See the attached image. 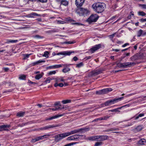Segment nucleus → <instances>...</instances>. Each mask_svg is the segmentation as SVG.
Instances as JSON below:
<instances>
[{
	"mask_svg": "<svg viewBox=\"0 0 146 146\" xmlns=\"http://www.w3.org/2000/svg\"><path fill=\"white\" fill-rule=\"evenodd\" d=\"M76 13L80 16H83L89 13V11L87 9L78 8L76 11Z\"/></svg>",
	"mask_w": 146,
	"mask_h": 146,
	"instance_id": "obj_2",
	"label": "nucleus"
},
{
	"mask_svg": "<svg viewBox=\"0 0 146 146\" xmlns=\"http://www.w3.org/2000/svg\"><path fill=\"white\" fill-rule=\"evenodd\" d=\"M112 89L111 88H108L102 89V94H105L108 93L109 92L111 91Z\"/></svg>",
	"mask_w": 146,
	"mask_h": 146,
	"instance_id": "obj_15",
	"label": "nucleus"
},
{
	"mask_svg": "<svg viewBox=\"0 0 146 146\" xmlns=\"http://www.w3.org/2000/svg\"><path fill=\"white\" fill-rule=\"evenodd\" d=\"M138 14L139 15L142 16H145L146 15V14L143 11H139L138 13Z\"/></svg>",
	"mask_w": 146,
	"mask_h": 146,
	"instance_id": "obj_29",
	"label": "nucleus"
},
{
	"mask_svg": "<svg viewBox=\"0 0 146 146\" xmlns=\"http://www.w3.org/2000/svg\"><path fill=\"white\" fill-rule=\"evenodd\" d=\"M143 127L142 125H139L135 129L138 131H140L141 130Z\"/></svg>",
	"mask_w": 146,
	"mask_h": 146,
	"instance_id": "obj_32",
	"label": "nucleus"
},
{
	"mask_svg": "<svg viewBox=\"0 0 146 146\" xmlns=\"http://www.w3.org/2000/svg\"><path fill=\"white\" fill-rule=\"evenodd\" d=\"M50 136V135L49 134L44 135L43 136H41L42 137V139H44V138H47L48 137Z\"/></svg>",
	"mask_w": 146,
	"mask_h": 146,
	"instance_id": "obj_42",
	"label": "nucleus"
},
{
	"mask_svg": "<svg viewBox=\"0 0 146 146\" xmlns=\"http://www.w3.org/2000/svg\"><path fill=\"white\" fill-rule=\"evenodd\" d=\"M33 37L37 38H44V37L43 36H40L39 35H37L33 36Z\"/></svg>",
	"mask_w": 146,
	"mask_h": 146,
	"instance_id": "obj_39",
	"label": "nucleus"
},
{
	"mask_svg": "<svg viewBox=\"0 0 146 146\" xmlns=\"http://www.w3.org/2000/svg\"><path fill=\"white\" fill-rule=\"evenodd\" d=\"M99 120H101L100 117L94 119V120H93L92 122L94 121H98Z\"/></svg>",
	"mask_w": 146,
	"mask_h": 146,
	"instance_id": "obj_57",
	"label": "nucleus"
},
{
	"mask_svg": "<svg viewBox=\"0 0 146 146\" xmlns=\"http://www.w3.org/2000/svg\"><path fill=\"white\" fill-rule=\"evenodd\" d=\"M99 17L97 14L92 15L88 19L87 21L90 24L96 22L98 19Z\"/></svg>",
	"mask_w": 146,
	"mask_h": 146,
	"instance_id": "obj_3",
	"label": "nucleus"
},
{
	"mask_svg": "<svg viewBox=\"0 0 146 146\" xmlns=\"http://www.w3.org/2000/svg\"><path fill=\"white\" fill-rule=\"evenodd\" d=\"M67 137L66 133L58 134L54 136V141L56 142H58Z\"/></svg>",
	"mask_w": 146,
	"mask_h": 146,
	"instance_id": "obj_4",
	"label": "nucleus"
},
{
	"mask_svg": "<svg viewBox=\"0 0 146 146\" xmlns=\"http://www.w3.org/2000/svg\"><path fill=\"white\" fill-rule=\"evenodd\" d=\"M10 126L9 125H0V131L3 130H7V128H9Z\"/></svg>",
	"mask_w": 146,
	"mask_h": 146,
	"instance_id": "obj_14",
	"label": "nucleus"
},
{
	"mask_svg": "<svg viewBox=\"0 0 146 146\" xmlns=\"http://www.w3.org/2000/svg\"><path fill=\"white\" fill-rule=\"evenodd\" d=\"M55 81L56 82H63L64 81V80L62 78H55Z\"/></svg>",
	"mask_w": 146,
	"mask_h": 146,
	"instance_id": "obj_33",
	"label": "nucleus"
},
{
	"mask_svg": "<svg viewBox=\"0 0 146 146\" xmlns=\"http://www.w3.org/2000/svg\"><path fill=\"white\" fill-rule=\"evenodd\" d=\"M64 86V84L62 83H60L58 84V86L60 87H63Z\"/></svg>",
	"mask_w": 146,
	"mask_h": 146,
	"instance_id": "obj_61",
	"label": "nucleus"
},
{
	"mask_svg": "<svg viewBox=\"0 0 146 146\" xmlns=\"http://www.w3.org/2000/svg\"><path fill=\"white\" fill-rule=\"evenodd\" d=\"M35 139L37 141H39L40 140L42 139V137H41V136L38 137L36 138H35Z\"/></svg>",
	"mask_w": 146,
	"mask_h": 146,
	"instance_id": "obj_53",
	"label": "nucleus"
},
{
	"mask_svg": "<svg viewBox=\"0 0 146 146\" xmlns=\"http://www.w3.org/2000/svg\"><path fill=\"white\" fill-rule=\"evenodd\" d=\"M45 62V60H39L37 61L38 64L42 62Z\"/></svg>",
	"mask_w": 146,
	"mask_h": 146,
	"instance_id": "obj_63",
	"label": "nucleus"
},
{
	"mask_svg": "<svg viewBox=\"0 0 146 146\" xmlns=\"http://www.w3.org/2000/svg\"><path fill=\"white\" fill-rule=\"evenodd\" d=\"M113 131L112 128L106 130L104 131L105 132H109L110 131Z\"/></svg>",
	"mask_w": 146,
	"mask_h": 146,
	"instance_id": "obj_59",
	"label": "nucleus"
},
{
	"mask_svg": "<svg viewBox=\"0 0 146 146\" xmlns=\"http://www.w3.org/2000/svg\"><path fill=\"white\" fill-rule=\"evenodd\" d=\"M129 45V44L128 43H126L124 44L122 46V47H125L127 45Z\"/></svg>",
	"mask_w": 146,
	"mask_h": 146,
	"instance_id": "obj_62",
	"label": "nucleus"
},
{
	"mask_svg": "<svg viewBox=\"0 0 146 146\" xmlns=\"http://www.w3.org/2000/svg\"><path fill=\"white\" fill-rule=\"evenodd\" d=\"M84 66V64L81 62L76 64V67L78 68H80Z\"/></svg>",
	"mask_w": 146,
	"mask_h": 146,
	"instance_id": "obj_31",
	"label": "nucleus"
},
{
	"mask_svg": "<svg viewBox=\"0 0 146 146\" xmlns=\"http://www.w3.org/2000/svg\"><path fill=\"white\" fill-rule=\"evenodd\" d=\"M49 54V52L48 51H46L44 52V54L43 55V56H45L46 57H48V54Z\"/></svg>",
	"mask_w": 146,
	"mask_h": 146,
	"instance_id": "obj_46",
	"label": "nucleus"
},
{
	"mask_svg": "<svg viewBox=\"0 0 146 146\" xmlns=\"http://www.w3.org/2000/svg\"><path fill=\"white\" fill-rule=\"evenodd\" d=\"M139 21L141 22H144L146 21V18H141L139 20Z\"/></svg>",
	"mask_w": 146,
	"mask_h": 146,
	"instance_id": "obj_55",
	"label": "nucleus"
},
{
	"mask_svg": "<svg viewBox=\"0 0 146 146\" xmlns=\"http://www.w3.org/2000/svg\"><path fill=\"white\" fill-rule=\"evenodd\" d=\"M27 123H22L21 124H19V126L21 127H23V126H24L25 125H26L27 124Z\"/></svg>",
	"mask_w": 146,
	"mask_h": 146,
	"instance_id": "obj_56",
	"label": "nucleus"
},
{
	"mask_svg": "<svg viewBox=\"0 0 146 146\" xmlns=\"http://www.w3.org/2000/svg\"><path fill=\"white\" fill-rule=\"evenodd\" d=\"M110 117V116H104L103 117H100L101 118V120H106L108 119Z\"/></svg>",
	"mask_w": 146,
	"mask_h": 146,
	"instance_id": "obj_36",
	"label": "nucleus"
},
{
	"mask_svg": "<svg viewBox=\"0 0 146 146\" xmlns=\"http://www.w3.org/2000/svg\"><path fill=\"white\" fill-rule=\"evenodd\" d=\"M68 2L66 0H62L60 1V5H62L66 6L68 5Z\"/></svg>",
	"mask_w": 146,
	"mask_h": 146,
	"instance_id": "obj_22",
	"label": "nucleus"
},
{
	"mask_svg": "<svg viewBox=\"0 0 146 146\" xmlns=\"http://www.w3.org/2000/svg\"><path fill=\"white\" fill-rule=\"evenodd\" d=\"M144 113L140 114H139V115L137 116L135 118V120L139 118V117L143 116H144Z\"/></svg>",
	"mask_w": 146,
	"mask_h": 146,
	"instance_id": "obj_43",
	"label": "nucleus"
},
{
	"mask_svg": "<svg viewBox=\"0 0 146 146\" xmlns=\"http://www.w3.org/2000/svg\"><path fill=\"white\" fill-rule=\"evenodd\" d=\"M73 59L74 60V61H76L78 60V58L76 56H74L73 58Z\"/></svg>",
	"mask_w": 146,
	"mask_h": 146,
	"instance_id": "obj_64",
	"label": "nucleus"
},
{
	"mask_svg": "<svg viewBox=\"0 0 146 146\" xmlns=\"http://www.w3.org/2000/svg\"><path fill=\"white\" fill-rule=\"evenodd\" d=\"M126 67H130L131 66H134L135 64L136 63H135L133 62H125Z\"/></svg>",
	"mask_w": 146,
	"mask_h": 146,
	"instance_id": "obj_21",
	"label": "nucleus"
},
{
	"mask_svg": "<svg viewBox=\"0 0 146 146\" xmlns=\"http://www.w3.org/2000/svg\"><path fill=\"white\" fill-rule=\"evenodd\" d=\"M89 139L90 140L95 141V136L90 137Z\"/></svg>",
	"mask_w": 146,
	"mask_h": 146,
	"instance_id": "obj_50",
	"label": "nucleus"
},
{
	"mask_svg": "<svg viewBox=\"0 0 146 146\" xmlns=\"http://www.w3.org/2000/svg\"><path fill=\"white\" fill-rule=\"evenodd\" d=\"M123 97H121L117 98H114L113 99L109 100L110 103L111 105L114 104L115 103L118 102V101H120L122 100Z\"/></svg>",
	"mask_w": 146,
	"mask_h": 146,
	"instance_id": "obj_9",
	"label": "nucleus"
},
{
	"mask_svg": "<svg viewBox=\"0 0 146 146\" xmlns=\"http://www.w3.org/2000/svg\"><path fill=\"white\" fill-rule=\"evenodd\" d=\"M130 59L131 61H134L138 60L139 57L136 54H135L134 55L131 57Z\"/></svg>",
	"mask_w": 146,
	"mask_h": 146,
	"instance_id": "obj_19",
	"label": "nucleus"
},
{
	"mask_svg": "<svg viewBox=\"0 0 146 146\" xmlns=\"http://www.w3.org/2000/svg\"><path fill=\"white\" fill-rule=\"evenodd\" d=\"M139 6L142 7L143 9H146V4H140Z\"/></svg>",
	"mask_w": 146,
	"mask_h": 146,
	"instance_id": "obj_51",
	"label": "nucleus"
},
{
	"mask_svg": "<svg viewBox=\"0 0 146 146\" xmlns=\"http://www.w3.org/2000/svg\"><path fill=\"white\" fill-rule=\"evenodd\" d=\"M104 105L105 106H108L111 105V104L110 103V101L109 100L107 101L106 102H105L104 104Z\"/></svg>",
	"mask_w": 146,
	"mask_h": 146,
	"instance_id": "obj_38",
	"label": "nucleus"
},
{
	"mask_svg": "<svg viewBox=\"0 0 146 146\" xmlns=\"http://www.w3.org/2000/svg\"><path fill=\"white\" fill-rule=\"evenodd\" d=\"M74 42H71V41H66L64 42V43L66 44H71L74 43Z\"/></svg>",
	"mask_w": 146,
	"mask_h": 146,
	"instance_id": "obj_52",
	"label": "nucleus"
},
{
	"mask_svg": "<svg viewBox=\"0 0 146 146\" xmlns=\"http://www.w3.org/2000/svg\"><path fill=\"white\" fill-rule=\"evenodd\" d=\"M25 113V112H18L17 113V115L19 117H23Z\"/></svg>",
	"mask_w": 146,
	"mask_h": 146,
	"instance_id": "obj_26",
	"label": "nucleus"
},
{
	"mask_svg": "<svg viewBox=\"0 0 146 146\" xmlns=\"http://www.w3.org/2000/svg\"><path fill=\"white\" fill-rule=\"evenodd\" d=\"M60 108V107H58V108H50V109L52 110L53 111L57 110H59V109Z\"/></svg>",
	"mask_w": 146,
	"mask_h": 146,
	"instance_id": "obj_54",
	"label": "nucleus"
},
{
	"mask_svg": "<svg viewBox=\"0 0 146 146\" xmlns=\"http://www.w3.org/2000/svg\"><path fill=\"white\" fill-rule=\"evenodd\" d=\"M74 51H64L58 53L57 54V55H63L65 56H69L72 53H74Z\"/></svg>",
	"mask_w": 146,
	"mask_h": 146,
	"instance_id": "obj_6",
	"label": "nucleus"
},
{
	"mask_svg": "<svg viewBox=\"0 0 146 146\" xmlns=\"http://www.w3.org/2000/svg\"><path fill=\"white\" fill-rule=\"evenodd\" d=\"M102 72V70H96L93 71L92 72V75L94 76L97 75Z\"/></svg>",
	"mask_w": 146,
	"mask_h": 146,
	"instance_id": "obj_16",
	"label": "nucleus"
},
{
	"mask_svg": "<svg viewBox=\"0 0 146 146\" xmlns=\"http://www.w3.org/2000/svg\"><path fill=\"white\" fill-rule=\"evenodd\" d=\"M84 1L85 0H76L75 4L77 7H79L83 5Z\"/></svg>",
	"mask_w": 146,
	"mask_h": 146,
	"instance_id": "obj_10",
	"label": "nucleus"
},
{
	"mask_svg": "<svg viewBox=\"0 0 146 146\" xmlns=\"http://www.w3.org/2000/svg\"><path fill=\"white\" fill-rule=\"evenodd\" d=\"M3 70L5 72H7L9 70V69L8 68H3Z\"/></svg>",
	"mask_w": 146,
	"mask_h": 146,
	"instance_id": "obj_58",
	"label": "nucleus"
},
{
	"mask_svg": "<svg viewBox=\"0 0 146 146\" xmlns=\"http://www.w3.org/2000/svg\"><path fill=\"white\" fill-rule=\"evenodd\" d=\"M83 136L82 135H75L68 137L67 138V140H74L80 138V137Z\"/></svg>",
	"mask_w": 146,
	"mask_h": 146,
	"instance_id": "obj_5",
	"label": "nucleus"
},
{
	"mask_svg": "<svg viewBox=\"0 0 146 146\" xmlns=\"http://www.w3.org/2000/svg\"><path fill=\"white\" fill-rule=\"evenodd\" d=\"M64 115V114H59L57 115H54V116H52L51 117L47 118L45 119L46 120H51L53 119H55L57 118H58L59 117H61L63 116Z\"/></svg>",
	"mask_w": 146,
	"mask_h": 146,
	"instance_id": "obj_11",
	"label": "nucleus"
},
{
	"mask_svg": "<svg viewBox=\"0 0 146 146\" xmlns=\"http://www.w3.org/2000/svg\"><path fill=\"white\" fill-rule=\"evenodd\" d=\"M58 126L57 125H48L45 126L40 128V129L41 130H49L50 129Z\"/></svg>",
	"mask_w": 146,
	"mask_h": 146,
	"instance_id": "obj_8",
	"label": "nucleus"
},
{
	"mask_svg": "<svg viewBox=\"0 0 146 146\" xmlns=\"http://www.w3.org/2000/svg\"><path fill=\"white\" fill-rule=\"evenodd\" d=\"M143 31L141 29L140 30L137 32V36L138 37H140L142 35Z\"/></svg>",
	"mask_w": 146,
	"mask_h": 146,
	"instance_id": "obj_30",
	"label": "nucleus"
},
{
	"mask_svg": "<svg viewBox=\"0 0 146 146\" xmlns=\"http://www.w3.org/2000/svg\"><path fill=\"white\" fill-rule=\"evenodd\" d=\"M56 73L55 71H50L48 73V75H51L52 74H55Z\"/></svg>",
	"mask_w": 146,
	"mask_h": 146,
	"instance_id": "obj_41",
	"label": "nucleus"
},
{
	"mask_svg": "<svg viewBox=\"0 0 146 146\" xmlns=\"http://www.w3.org/2000/svg\"><path fill=\"white\" fill-rule=\"evenodd\" d=\"M90 128L89 127H86V128H81L80 129H81V131L82 130H84L85 131H88L90 130Z\"/></svg>",
	"mask_w": 146,
	"mask_h": 146,
	"instance_id": "obj_49",
	"label": "nucleus"
},
{
	"mask_svg": "<svg viewBox=\"0 0 146 146\" xmlns=\"http://www.w3.org/2000/svg\"><path fill=\"white\" fill-rule=\"evenodd\" d=\"M92 7L96 12L100 13L102 12L104 10L106 5L103 3L98 2L93 4Z\"/></svg>",
	"mask_w": 146,
	"mask_h": 146,
	"instance_id": "obj_1",
	"label": "nucleus"
},
{
	"mask_svg": "<svg viewBox=\"0 0 146 146\" xmlns=\"http://www.w3.org/2000/svg\"><path fill=\"white\" fill-rule=\"evenodd\" d=\"M13 89H11L7 90H5L3 91V93H7V92H12L13 90Z\"/></svg>",
	"mask_w": 146,
	"mask_h": 146,
	"instance_id": "obj_47",
	"label": "nucleus"
},
{
	"mask_svg": "<svg viewBox=\"0 0 146 146\" xmlns=\"http://www.w3.org/2000/svg\"><path fill=\"white\" fill-rule=\"evenodd\" d=\"M31 54H25L24 55L25 58L24 59H25L26 58H28Z\"/></svg>",
	"mask_w": 146,
	"mask_h": 146,
	"instance_id": "obj_60",
	"label": "nucleus"
},
{
	"mask_svg": "<svg viewBox=\"0 0 146 146\" xmlns=\"http://www.w3.org/2000/svg\"><path fill=\"white\" fill-rule=\"evenodd\" d=\"M71 65L70 64H64V65L66 67L62 70V72L64 73H66L69 71L70 70V69L67 67L70 66Z\"/></svg>",
	"mask_w": 146,
	"mask_h": 146,
	"instance_id": "obj_13",
	"label": "nucleus"
},
{
	"mask_svg": "<svg viewBox=\"0 0 146 146\" xmlns=\"http://www.w3.org/2000/svg\"><path fill=\"white\" fill-rule=\"evenodd\" d=\"M146 143V140L144 139H142L138 141V144L140 145L144 144Z\"/></svg>",
	"mask_w": 146,
	"mask_h": 146,
	"instance_id": "obj_23",
	"label": "nucleus"
},
{
	"mask_svg": "<svg viewBox=\"0 0 146 146\" xmlns=\"http://www.w3.org/2000/svg\"><path fill=\"white\" fill-rule=\"evenodd\" d=\"M130 53L129 52L127 53H125L123 54V55L121 56V58L122 59H124L126 56H129Z\"/></svg>",
	"mask_w": 146,
	"mask_h": 146,
	"instance_id": "obj_28",
	"label": "nucleus"
},
{
	"mask_svg": "<svg viewBox=\"0 0 146 146\" xmlns=\"http://www.w3.org/2000/svg\"><path fill=\"white\" fill-rule=\"evenodd\" d=\"M95 141H101L100 135L95 136Z\"/></svg>",
	"mask_w": 146,
	"mask_h": 146,
	"instance_id": "obj_35",
	"label": "nucleus"
},
{
	"mask_svg": "<svg viewBox=\"0 0 146 146\" xmlns=\"http://www.w3.org/2000/svg\"><path fill=\"white\" fill-rule=\"evenodd\" d=\"M52 80V78H48L45 81V82L46 83H49L50 82L51 80Z\"/></svg>",
	"mask_w": 146,
	"mask_h": 146,
	"instance_id": "obj_48",
	"label": "nucleus"
},
{
	"mask_svg": "<svg viewBox=\"0 0 146 146\" xmlns=\"http://www.w3.org/2000/svg\"><path fill=\"white\" fill-rule=\"evenodd\" d=\"M126 63H117V67H118L119 68H125L127 67H126Z\"/></svg>",
	"mask_w": 146,
	"mask_h": 146,
	"instance_id": "obj_17",
	"label": "nucleus"
},
{
	"mask_svg": "<svg viewBox=\"0 0 146 146\" xmlns=\"http://www.w3.org/2000/svg\"><path fill=\"white\" fill-rule=\"evenodd\" d=\"M43 73H42V74H36L35 77V79L36 80H38L39 79L42 77L43 76Z\"/></svg>",
	"mask_w": 146,
	"mask_h": 146,
	"instance_id": "obj_24",
	"label": "nucleus"
},
{
	"mask_svg": "<svg viewBox=\"0 0 146 146\" xmlns=\"http://www.w3.org/2000/svg\"><path fill=\"white\" fill-rule=\"evenodd\" d=\"M18 41L17 40H7L6 43H16Z\"/></svg>",
	"mask_w": 146,
	"mask_h": 146,
	"instance_id": "obj_27",
	"label": "nucleus"
},
{
	"mask_svg": "<svg viewBox=\"0 0 146 146\" xmlns=\"http://www.w3.org/2000/svg\"><path fill=\"white\" fill-rule=\"evenodd\" d=\"M101 141H104L108 139L109 137L106 135H100Z\"/></svg>",
	"mask_w": 146,
	"mask_h": 146,
	"instance_id": "obj_20",
	"label": "nucleus"
},
{
	"mask_svg": "<svg viewBox=\"0 0 146 146\" xmlns=\"http://www.w3.org/2000/svg\"><path fill=\"white\" fill-rule=\"evenodd\" d=\"M101 44H98L95 45L93 47L90 49V50L92 53H94L95 51L101 48Z\"/></svg>",
	"mask_w": 146,
	"mask_h": 146,
	"instance_id": "obj_7",
	"label": "nucleus"
},
{
	"mask_svg": "<svg viewBox=\"0 0 146 146\" xmlns=\"http://www.w3.org/2000/svg\"><path fill=\"white\" fill-rule=\"evenodd\" d=\"M26 78V76L24 75H21L19 77V78L20 79L22 80H25Z\"/></svg>",
	"mask_w": 146,
	"mask_h": 146,
	"instance_id": "obj_37",
	"label": "nucleus"
},
{
	"mask_svg": "<svg viewBox=\"0 0 146 146\" xmlns=\"http://www.w3.org/2000/svg\"><path fill=\"white\" fill-rule=\"evenodd\" d=\"M62 66L61 64L56 65H53L52 66H49L47 68L51 69V68H60L62 67Z\"/></svg>",
	"mask_w": 146,
	"mask_h": 146,
	"instance_id": "obj_18",
	"label": "nucleus"
},
{
	"mask_svg": "<svg viewBox=\"0 0 146 146\" xmlns=\"http://www.w3.org/2000/svg\"><path fill=\"white\" fill-rule=\"evenodd\" d=\"M102 142H98L95 143L94 146H99L100 145H102Z\"/></svg>",
	"mask_w": 146,
	"mask_h": 146,
	"instance_id": "obj_45",
	"label": "nucleus"
},
{
	"mask_svg": "<svg viewBox=\"0 0 146 146\" xmlns=\"http://www.w3.org/2000/svg\"><path fill=\"white\" fill-rule=\"evenodd\" d=\"M96 94L98 95H101L103 94L102 93V90H100L99 91H97L96 92Z\"/></svg>",
	"mask_w": 146,
	"mask_h": 146,
	"instance_id": "obj_44",
	"label": "nucleus"
},
{
	"mask_svg": "<svg viewBox=\"0 0 146 146\" xmlns=\"http://www.w3.org/2000/svg\"><path fill=\"white\" fill-rule=\"evenodd\" d=\"M71 102V100H64L62 101V103L64 104L70 103Z\"/></svg>",
	"mask_w": 146,
	"mask_h": 146,
	"instance_id": "obj_34",
	"label": "nucleus"
},
{
	"mask_svg": "<svg viewBox=\"0 0 146 146\" xmlns=\"http://www.w3.org/2000/svg\"><path fill=\"white\" fill-rule=\"evenodd\" d=\"M123 108V107H121L118 108H115V109H113L111 110H110V111L112 112L119 111L118 110L121 109Z\"/></svg>",
	"mask_w": 146,
	"mask_h": 146,
	"instance_id": "obj_25",
	"label": "nucleus"
},
{
	"mask_svg": "<svg viewBox=\"0 0 146 146\" xmlns=\"http://www.w3.org/2000/svg\"><path fill=\"white\" fill-rule=\"evenodd\" d=\"M81 131V129H77V130H75L70 132H66V135L67 136H68L70 135H71L74 134L75 133H76L78 132H79Z\"/></svg>",
	"mask_w": 146,
	"mask_h": 146,
	"instance_id": "obj_12",
	"label": "nucleus"
},
{
	"mask_svg": "<svg viewBox=\"0 0 146 146\" xmlns=\"http://www.w3.org/2000/svg\"><path fill=\"white\" fill-rule=\"evenodd\" d=\"M31 15H32L33 16H40L41 15L39 14H38L36 13L33 12L31 13Z\"/></svg>",
	"mask_w": 146,
	"mask_h": 146,
	"instance_id": "obj_40",
	"label": "nucleus"
}]
</instances>
